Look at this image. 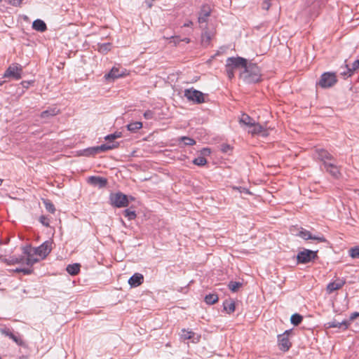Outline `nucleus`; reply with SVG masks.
<instances>
[{
	"instance_id": "f257e3e1",
	"label": "nucleus",
	"mask_w": 359,
	"mask_h": 359,
	"mask_svg": "<svg viewBox=\"0 0 359 359\" xmlns=\"http://www.w3.org/2000/svg\"><path fill=\"white\" fill-rule=\"evenodd\" d=\"M261 71L255 63L247 62L244 70L241 73V77L247 83H255L261 81Z\"/></svg>"
},
{
	"instance_id": "f03ea898",
	"label": "nucleus",
	"mask_w": 359,
	"mask_h": 359,
	"mask_svg": "<svg viewBox=\"0 0 359 359\" xmlns=\"http://www.w3.org/2000/svg\"><path fill=\"white\" fill-rule=\"evenodd\" d=\"M109 199L110 205L115 208H125L129 205L128 196L121 191L111 193Z\"/></svg>"
},
{
	"instance_id": "7ed1b4c3",
	"label": "nucleus",
	"mask_w": 359,
	"mask_h": 359,
	"mask_svg": "<svg viewBox=\"0 0 359 359\" xmlns=\"http://www.w3.org/2000/svg\"><path fill=\"white\" fill-rule=\"evenodd\" d=\"M337 81L336 73L327 72L321 75L317 85L322 88H329L334 86Z\"/></svg>"
},
{
	"instance_id": "20e7f679",
	"label": "nucleus",
	"mask_w": 359,
	"mask_h": 359,
	"mask_svg": "<svg viewBox=\"0 0 359 359\" xmlns=\"http://www.w3.org/2000/svg\"><path fill=\"white\" fill-rule=\"evenodd\" d=\"M318 250L304 249L297 255V264H308L318 258Z\"/></svg>"
},
{
	"instance_id": "39448f33",
	"label": "nucleus",
	"mask_w": 359,
	"mask_h": 359,
	"mask_svg": "<svg viewBox=\"0 0 359 359\" xmlns=\"http://www.w3.org/2000/svg\"><path fill=\"white\" fill-rule=\"evenodd\" d=\"M184 95L189 101L194 103L201 104L205 102L204 94L193 88L186 89Z\"/></svg>"
},
{
	"instance_id": "423d86ee",
	"label": "nucleus",
	"mask_w": 359,
	"mask_h": 359,
	"mask_svg": "<svg viewBox=\"0 0 359 359\" xmlns=\"http://www.w3.org/2000/svg\"><path fill=\"white\" fill-rule=\"evenodd\" d=\"M22 67L19 64L9 66L4 74V78H12L19 80L22 78Z\"/></svg>"
},
{
	"instance_id": "0eeeda50",
	"label": "nucleus",
	"mask_w": 359,
	"mask_h": 359,
	"mask_svg": "<svg viewBox=\"0 0 359 359\" xmlns=\"http://www.w3.org/2000/svg\"><path fill=\"white\" fill-rule=\"evenodd\" d=\"M34 250L31 245H26L22 248V252L26 255L24 263L29 268H33V265L39 262V259L35 257L37 254H34Z\"/></svg>"
},
{
	"instance_id": "6e6552de",
	"label": "nucleus",
	"mask_w": 359,
	"mask_h": 359,
	"mask_svg": "<svg viewBox=\"0 0 359 359\" xmlns=\"http://www.w3.org/2000/svg\"><path fill=\"white\" fill-rule=\"evenodd\" d=\"M34 254L41 257L42 259L46 258L52 250V241H46L37 248H32Z\"/></svg>"
},
{
	"instance_id": "1a4fd4ad",
	"label": "nucleus",
	"mask_w": 359,
	"mask_h": 359,
	"mask_svg": "<svg viewBox=\"0 0 359 359\" xmlns=\"http://www.w3.org/2000/svg\"><path fill=\"white\" fill-rule=\"evenodd\" d=\"M247 61L246 59L241 57H231L227 58L226 66L229 67L233 70L241 68L244 69Z\"/></svg>"
},
{
	"instance_id": "9d476101",
	"label": "nucleus",
	"mask_w": 359,
	"mask_h": 359,
	"mask_svg": "<svg viewBox=\"0 0 359 359\" xmlns=\"http://www.w3.org/2000/svg\"><path fill=\"white\" fill-rule=\"evenodd\" d=\"M345 63V69L340 72V75L346 79L353 76L355 72L359 69V60H356L351 65L347 64L346 60Z\"/></svg>"
},
{
	"instance_id": "9b49d317",
	"label": "nucleus",
	"mask_w": 359,
	"mask_h": 359,
	"mask_svg": "<svg viewBox=\"0 0 359 359\" xmlns=\"http://www.w3.org/2000/svg\"><path fill=\"white\" fill-rule=\"evenodd\" d=\"M298 235L304 240L311 239L320 243H327V239L323 236H313L309 231L303 228H301Z\"/></svg>"
},
{
	"instance_id": "f8f14e48",
	"label": "nucleus",
	"mask_w": 359,
	"mask_h": 359,
	"mask_svg": "<svg viewBox=\"0 0 359 359\" xmlns=\"http://www.w3.org/2000/svg\"><path fill=\"white\" fill-rule=\"evenodd\" d=\"M88 182L94 187L99 188L105 187L107 184V180L100 176H91L88 177Z\"/></svg>"
},
{
	"instance_id": "ddd939ff",
	"label": "nucleus",
	"mask_w": 359,
	"mask_h": 359,
	"mask_svg": "<svg viewBox=\"0 0 359 359\" xmlns=\"http://www.w3.org/2000/svg\"><path fill=\"white\" fill-rule=\"evenodd\" d=\"M278 341L280 350L284 352L287 351L292 346V343L285 334H279Z\"/></svg>"
},
{
	"instance_id": "4468645a",
	"label": "nucleus",
	"mask_w": 359,
	"mask_h": 359,
	"mask_svg": "<svg viewBox=\"0 0 359 359\" xmlns=\"http://www.w3.org/2000/svg\"><path fill=\"white\" fill-rule=\"evenodd\" d=\"M346 283V280L344 279L338 278L334 282L330 283L327 285V292L331 294L333 292L341 289Z\"/></svg>"
},
{
	"instance_id": "2eb2a0df",
	"label": "nucleus",
	"mask_w": 359,
	"mask_h": 359,
	"mask_svg": "<svg viewBox=\"0 0 359 359\" xmlns=\"http://www.w3.org/2000/svg\"><path fill=\"white\" fill-rule=\"evenodd\" d=\"M210 13H211V8H210V6H208V5L202 6L200 13H199L198 22L199 23L206 22L208 20V18L210 15Z\"/></svg>"
},
{
	"instance_id": "dca6fc26",
	"label": "nucleus",
	"mask_w": 359,
	"mask_h": 359,
	"mask_svg": "<svg viewBox=\"0 0 359 359\" xmlns=\"http://www.w3.org/2000/svg\"><path fill=\"white\" fill-rule=\"evenodd\" d=\"M181 332L180 337L183 340L192 339V342L194 343H198L200 341L201 336L198 335L195 337L196 334L191 330L182 329Z\"/></svg>"
},
{
	"instance_id": "f3484780",
	"label": "nucleus",
	"mask_w": 359,
	"mask_h": 359,
	"mask_svg": "<svg viewBox=\"0 0 359 359\" xmlns=\"http://www.w3.org/2000/svg\"><path fill=\"white\" fill-rule=\"evenodd\" d=\"M1 334H4L5 336L8 337L11 339H13L18 345L22 346L23 345V340L20 337V335H15L13 334L9 328H2L1 329Z\"/></svg>"
},
{
	"instance_id": "a211bd4d",
	"label": "nucleus",
	"mask_w": 359,
	"mask_h": 359,
	"mask_svg": "<svg viewBox=\"0 0 359 359\" xmlns=\"http://www.w3.org/2000/svg\"><path fill=\"white\" fill-rule=\"evenodd\" d=\"M144 281V276L142 274L136 273L133 274L128 280V283L133 287L140 285Z\"/></svg>"
},
{
	"instance_id": "6ab92c4d",
	"label": "nucleus",
	"mask_w": 359,
	"mask_h": 359,
	"mask_svg": "<svg viewBox=\"0 0 359 359\" xmlns=\"http://www.w3.org/2000/svg\"><path fill=\"white\" fill-rule=\"evenodd\" d=\"M118 142L102 144L100 146L94 147L93 150L97 151V153L104 152L108 150L114 149L118 147Z\"/></svg>"
},
{
	"instance_id": "aec40b11",
	"label": "nucleus",
	"mask_w": 359,
	"mask_h": 359,
	"mask_svg": "<svg viewBox=\"0 0 359 359\" xmlns=\"http://www.w3.org/2000/svg\"><path fill=\"white\" fill-rule=\"evenodd\" d=\"M214 36V32L208 29L204 30L201 34V44L203 46L207 47L210 45L212 38Z\"/></svg>"
},
{
	"instance_id": "412c9836",
	"label": "nucleus",
	"mask_w": 359,
	"mask_h": 359,
	"mask_svg": "<svg viewBox=\"0 0 359 359\" xmlns=\"http://www.w3.org/2000/svg\"><path fill=\"white\" fill-rule=\"evenodd\" d=\"M327 325H328V327H342L344 330H346L349 327V321L344 320L341 322H339L336 320H333L332 321L327 323Z\"/></svg>"
},
{
	"instance_id": "4be33fe9",
	"label": "nucleus",
	"mask_w": 359,
	"mask_h": 359,
	"mask_svg": "<svg viewBox=\"0 0 359 359\" xmlns=\"http://www.w3.org/2000/svg\"><path fill=\"white\" fill-rule=\"evenodd\" d=\"M252 130H250V133L252 135H262V136H266L267 132L264 129V128L259 123H254V125H252Z\"/></svg>"
},
{
	"instance_id": "5701e85b",
	"label": "nucleus",
	"mask_w": 359,
	"mask_h": 359,
	"mask_svg": "<svg viewBox=\"0 0 359 359\" xmlns=\"http://www.w3.org/2000/svg\"><path fill=\"white\" fill-rule=\"evenodd\" d=\"M323 165L326 170L329 172L333 177H338V176L340 175L339 170L335 165L330 163L324 162Z\"/></svg>"
},
{
	"instance_id": "b1692460",
	"label": "nucleus",
	"mask_w": 359,
	"mask_h": 359,
	"mask_svg": "<svg viewBox=\"0 0 359 359\" xmlns=\"http://www.w3.org/2000/svg\"><path fill=\"white\" fill-rule=\"evenodd\" d=\"M25 257L24 256L19 257H10L8 258L4 259L3 262L7 265H13L15 264H24Z\"/></svg>"
},
{
	"instance_id": "393cba45",
	"label": "nucleus",
	"mask_w": 359,
	"mask_h": 359,
	"mask_svg": "<svg viewBox=\"0 0 359 359\" xmlns=\"http://www.w3.org/2000/svg\"><path fill=\"white\" fill-rule=\"evenodd\" d=\"M122 76L123 73L120 72L118 68L113 67L108 74H105L104 77L107 80H114L121 77Z\"/></svg>"
},
{
	"instance_id": "a878e982",
	"label": "nucleus",
	"mask_w": 359,
	"mask_h": 359,
	"mask_svg": "<svg viewBox=\"0 0 359 359\" xmlns=\"http://www.w3.org/2000/svg\"><path fill=\"white\" fill-rule=\"evenodd\" d=\"M317 158L320 161H323V163L325 162V159L330 160L332 158V156L325 149H318L316 150Z\"/></svg>"
},
{
	"instance_id": "bb28decb",
	"label": "nucleus",
	"mask_w": 359,
	"mask_h": 359,
	"mask_svg": "<svg viewBox=\"0 0 359 359\" xmlns=\"http://www.w3.org/2000/svg\"><path fill=\"white\" fill-rule=\"evenodd\" d=\"M32 28L36 31L43 32L47 29V26L42 20L37 19L33 22Z\"/></svg>"
},
{
	"instance_id": "cd10ccee",
	"label": "nucleus",
	"mask_w": 359,
	"mask_h": 359,
	"mask_svg": "<svg viewBox=\"0 0 359 359\" xmlns=\"http://www.w3.org/2000/svg\"><path fill=\"white\" fill-rule=\"evenodd\" d=\"M60 110L56 107H49L48 109L41 113V118H48L49 117L54 116L59 113Z\"/></svg>"
},
{
	"instance_id": "c85d7f7f",
	"label": "nucleus",
	"mask_w": 359,
	"mask_h": 359,
	"mask_svg": "<svg viewBox=\"0 0 359 359\" xmlns=\"http://www.w3.org/2000/svg\"><path fill=\"white\" fill-rule=\"evenodd\" d=\"M80 269L81 264L79 263H75L67 265L66 270L67 273L71 276H76L80 272Z\"/></svg>"
},
{
	"instance_id": "c756f323",
	"label": "nucleus",
	"mask_w": 359,
	"mask_h": 359,
	"mask_svg": "<svg viewBox=\"0 0 359 359\" xmlns=\"http://www.w3.org/2000/svg\"><path fill=\"white\" fill-rule=\"evenodd\" d=\"M224 310L229 314L235 311L236 306L233 300H225L223 303Z\"/></svg>"
},
{
	"instance_id": "7c9ffc66",
	"label": "nucleus",
	"mask_w": 359,
	"mask_h": 359,
	"mask_svg": "<svg viewBox=\"0 0 359 359\" xmlns=\"http://www.w3.org/2000/svg\"><path fill=\"white\" fill-rule=\"evenodd\" d=\"M218 295L215 293L208 294L205 296L204 301L208 305H212L218 302Z\"/></svg>"
},
{
	"instance_id": "2f4dec72",
	"label": "nucleus",
	"mask_w": 359,
	"mask_h": 359,
	"mask_svg": "<svg viewBox=\"0 0 359 359\" xmlns=\"http://www.w3.org/2000/svg\"><path fill=\"white\" fill-rule=\"evenodd\" d=\"M142 127V122H140V121L130 123L127 125L128 130L133 133L137 132Z\"/></svg>"
},
{
	"instance_id": "473e14b6",
	"label": "nucleus",
	"mask_w": 359,
	"mask_h": 359,
	"mask_svg": "<svg viewBox=\"0 0 359 359\" xmlns=\"http://www.w3.org/2000/svg\"><path fill=\"white\" fill-rule=\"evenodd\" d=\"M302 320H303V316L297 313L292 314L290 318V322L294 326H297L299 324H301Z\"/></svg>"
},
{
	"instance_id": "72a5a7b5",
	"label": "nucleus",
	"mask_w": 359,
	"mask_h": 359,
	"mask_svg": "<svg viewBox=\"0 0 359 359\" xmlns=\"http://www.w3.org/2000/svg\"><path fill=\"white\" fill-rule=\"evenodd\" d=\"M240 122L250 127L254 125L255 121L250 116L244 114L240 119Z\"/></svg>"
},
{
	"instance_id": "f704fd0d",
	"label": "nucleus",
	"mask_w": 359,
	"mask_h": 359,
	"mask_svg": "<svg viewBox=\"0 0 359 359\" xmlns=\"http://www.w3.org/2000/svg\"><path fill=\"white\" fill-rule=\"evenodd\" d=\"M111 48V43H104L101 44H98V50L99 52L106 54L107 53Z\"/></svg>"
},
{
	"instance_id": "c9c22d12",
	"label": "nucleus",
	"mask_w": 359,
	"mask_h": 359,
	"mask_svg": "<svg viewBox=\"0 0 359 359\" xmlns=\"http://www.w3.org/2000/svg\"><path fill=\"white\" fill-rule=\"evenodd\" d=\"M13 272L15 273H23L25 275H30L33 273L34 269L33 268H16L12 270Z\"/></svg>"
},
{
	"instance_id": "e433bc0d",
	"label": "nucleus",
	"mask_w": 359,
	"mask_h": 359,
	"mask_svg": "<svg viewBox=\"0 0 359 359\" xmlns=\"http://www.w3.org/2000/svg\"><path fill=\"white\" fill-rule=\"evenodd\" d=\"M242 285L243 284L240 282L230 281L228 284V287L231 292H236L242 286Z\"/></svg>"
},
{
	"instance_id": "4c0bfd02",
	"label": "nucleus",
	"mask_w": 359,
	"mask_h": 359,
	"mask_svg": "<svg viewBox=\"0 0 359 359\" xmlns=\"http://www.w3.org/2000/svg\"><path fill=\"white\" fill-rule=\"evenodd\" d=\"M180 141L182 142L184 145L191 146L196 144V141L189 137L183 136L179 139Z\"/></svg>"
},
{
	"instance_id": "58836bf2",
	"label": "nucleus",
	"mask_w": 359,
	"mask_h": 359,
	"mask_svg": "<svg viewBox=\"0 0 359 359\" xmlns=\"http://www.w3.org/2000/svg\"><path fill=\"white\" fill-rule=\"evenodd\" d=\"M123 215L127 217L129 220H133L136 218V212L135 210L130 209H126L123 210Z\"/></svg>"
},
{
	"instance_id": "ea45409f",
	"label": "nucleus",
	"mask_w": 359,
	"mask_h": 359,
	"mask_svg": "<svg viewBox=\"0 0 359 359\" xmlns=\"http://www.w3.org/2000/svg\"><path fill=\"white\" fill-rule=\"evenodd\" d=\"M348 254L353 259H359V245L351 248L348 250Z\"/></svg>"
},
{
	"instance_id": "a19ab883",
	"label": "nucleus",
	"mask_w": 359,
	"mask_h": 359,
	"mask_svg": "<svg viewBox=\"0 0 359 359\" xmlns=\"http://www.w3.org/2000/svg\"><path fill=\"white\" fill-rule=\"evenodd\" d=\"M193 163L196 165L203 166L207 163V160L203 156H198L194 159Z\"/></svg>"
},
{
	"instance_id": "79ce46f5",
	"label": "nucleus",
	"mask_w": 359,
	"mask_h": 359,
	"mask_svg": "<svg viewBox=\"0 0 359 359\" xmlns=\"http://www.w3.org/2000/svg\"><path fill=\"white\" fill-rule=\"evenodd\" d=\"M43 203L47 211L50 213H54L55 212V205L49 200H46L43 201Z\"/></svg>"
},
{
	"instance_id": "37998d69",
	"label": "nucleus",
	"mask_w": 359,
	"mask_h": 359,
	"mask_svg": "<svg viewBox=\"0 0 359 359\" xmlns=\"http://www.w3.org/2000/svg\"><path fill=\"white\" fill-rule=\"evenodd\" d=\"M93 149H94V147L85 149L83 151V155L86 156H94V155L98 154L97 151L93 150Z\"/></svg>"
},
{
	"instance_id": "c03bdc74",
	"label": "nucleus",
	"mask_w": 359,
	"mask_h": 359,
	"mask_svg": "<svg viewBox=\"0 0 359 359\" xmlns=\"http://www.w3.org/2000/svg\"><path fill=\"white\" fill-rule=\"evenodd\" d=\"M4 1L8 3L10 5L13 6L19 7L22 4L23 0H3Z\"/></svg>"
},
{
	"instance_id": "a18cd8bd",
	"label": "nucleus",
	"mask_w": 359,
	"mask_h": 359,
	"mask_svg": "<svg viewBox=\"0 0 359 359\" xmlns=\"http://www.w3.org/2000/svg\"><path fill=\"white\" fill-rule=\"evenodd\" d=\"M39 222L45 226L48 227L49 226V219L45 216L41 215L39 217Z\"/></svg>"
},
{
	"instance_id": "49530a36",
	"label": "nucleus",
	"mask_w": 359,
	"mask_h": 359,
	"mask_svg": "<svg viewBox=\"0 0 359 359\" xmlns=\"http://www.w3.org/2000/svg\"><path fill=\"white\" fill-rule=\"evenodd\" d=\"M225 67H226V75H227L228 78L229 79H233L234 77V70L226 65H225Z\"/></svg>"
},
{
	"instance_id": "de8ad7c7",
	"label": "nucleus",
	"mask_w": 359,
	"mask_h": 359,
	"mask_svg": "<svg viewBox=\"0 0 359 359\" xmlns=\"http://www.w3.org/2000/svg\"><path fill=\"white\" fill-rule=\"evenodd\" d=\"M231 149H232V147L228 144H222L221 145V151L223 153H228Z\"/></svg>"
},
{
	"instance_id": "09e8293b",
	"label": "nucleus",
	"mask_w": 359,
	"mask_h": 359,
	"mask_svg": "<svg viewBox=\"0 0 359 359\" xmlns=\"http://www.w3.org/2000/svg\"><path fill=\"white\" fill-rule=\"evenodd\" d=\"M144 117L146 119H151L154 118V112L151 110H147L144 113Z\"/></svg>"
},
{
	"instance_id": "8fccbe9b",
	"label": "nucleus",
	"mask_w": 359,
	"mask_h": 359,
	"mask_svg": "<svg viewBox=\"0 0 359 359\" xmlns=\"http://www.w3.org/2000/svg\"><path fill=\"white\" fill-rule=\"evenodd\" d=\"M172 40L170 41L171 43H173L175 46H177L180 44V43L182 41L181 39L178 36H172Z\"/></svg>"
},
{
	"instance_id": "3c124183",
	"label": "nucleus",
	"mask_w": 359,
	"mask_h": 359,
	"mask_svg": "<svg viewBox=\"0 0 359 359\" xmlns=\"http://www.w3.org/2000/svg\"><path fill=\"white\" fill-rule=\"evenodd\" d=\"M359 317V313L358 312H354L351 314L349 319L348 320L349 321V325L351 323L355 320L356 318Z\"/></svg>"
},
{
	"instance_id": "603ef678",
	"label": "nucleus",
	"mask_w": 359,
	"mask_h": 359,
	"mask_svg": "<svg viewBox=\"0 0 359 359\" xmlns=\"http://www.w3.org/2000/svg\"><path fill=\"white\" fill-rule=\"evenodd\" d=\"M104 140L108 141V143H113L115 140L114 135L113 134L108 135L104 137Z\"/></svg>"
},
{
	"instance_id": "864d4df0",
	"label": "nucleus",
	"mask_w": 359,
	"mask_h": 359,
	"mask_svg": "<svg viewBox=\"0 0 359 359\" xmlns=\"http://www.w3.org/2000/svg\"><path fill=\"white\" fill-rule=\"evenodd\" d=\"M32 83H34L33 81H23L21 82V84L23 88H28L29 85Z\"/></svg>"
},
{
	"instance_id": "5fc2aeb1",
	"label": "nucleus",
	"mask_w": 359,
	"mask_h": 359,
	"mask_svg": "<svg viewBox=\"0 0 359 359\" xmlns=\"http://www.w3.org/2000/svg\"><path fill=\"white\" fill-rule=\"evenodd\" d=\"M113 135H114L115 139L119 138L122 136V133L121 132H115Z\"/></svg>"
},
{
	"instance_id": "6e6d98bb",
	"label": "nucleus",
	"mask_w": 359,
	"mask_h": 359,
	"mask_svg": "<svg viewBox=\"0 0 359 359\" xmlns=\"http://www.w3.org/2000/svg\"><path fill=\"white\" fill-rule=\"evenodd\" d=\"M192 25H193L192 21L189 20L184 24L183 27H191Z\"/></svg>"
},
{
	"instance_id": "4d7b16f0",
	"label": "nucleus",
	"mask_w": 359,
	"mask_h": 359,
	"mask_svg": "<svg viewBox=\"0 0 359 359\" xmlns=\"http://www.w3.org/2000/svg\"><path fill=\"white\" fill-rule=\"evenodd\" d=\"M182 41L186 42L187 43H189L190 42V39L185 37L184 39H181Z\"/></svg>"
},
{
	"instance_id": "13d9d810",
	"label": "nucleus",
	"mask_w": 359,
	"mask_h": 359,
	"mask_svg": "<svg viewBox=\"0 0 359 359\" xmlns=\"http://www.w3.org/2000/svg\"><path fill=\"white\" fill-rule=\"evenodd\" d=\"M291 332H292V330H288L285 331V332L283 334H285L288 337L289 334H291Z\"/></svg>"
},
{
	"instance_id": "bf43d9fd",
	"label": "nucleus",
	"mask_w": 359,
	"mask_h": 359,
	"mask_svg": "<svg viewBox=\"0 0 359 359\" xmlns=\"http://www.w3.org/2000/svg\"><path fill=\"white\" fill-rule=\"evenodd\" d=\"M204 154H210V149L208 148L203 149Z\"/></svg>"
},
{
	"instance_id": "052dcab7",
	"label": "nucleus",
	"mask_w": 359,
	"mask_h": 359,
	"mask_svg": "<svg viewBox=\"0 0 359 359\" xmlns=\"http://www.w3.org/2000/svg\"><path fill=\"white\" fill-rule=\"evenodd\" d=\"M239 189H243V191H244L245 193H248V192H249V191H248V190L247 189L241 188V187H240Z\"/></svg>"
},
{
	"instance_id": "680f3d73",
	"label": "nucleus",
	"mask_w": 359,
	"mask_h": 359,
	"mask_svg": "<svg viewBox=\"0 0 359 359\" xmlns=\"http://www.w3.org/2000/svg\"><path fill=\"white\" fill-rule=\"evenodd\" d=\"M128 198H129V201H130H130H133V200L135 199V198H134V197H133V196H130V197H128Z\"/></svg>"
},
{
	"instance_id": "e2e57ef3",
	"label": "nucleus",
	"mask_w": 359,
	"mask_h": 359,
	"mask_svg": "<svg viewBox=\"0 0 359 359\" xmlns=\"http://www.w3.org/2000/svg\"><path fill=\"white\" fill-rule=\"evenodd\" d=\"M2 182H3V180L1 179H0V186L1 185Z\"/></svg>"
},
{
	"instance_id": "0e129e2a",
	"label": "nucleus",
	"mask_w": 359,
	"mask_h": 359,
	"mask_svg": "<svg viewBox=\"0 0 359 359\" xmlns=\"http://www.w3.org/2000/svg\"><path fill=\"white\" fill-rule=\"evenodd\" d=\"M4 82H0V86H1L3 84Z\"/></svg>"
},
{
	"instance_id": "69168bd1",
	"label": "nucleus",
	"mask_w": 359,
	"mask_h": 359,
	"mask_svg": "<svg viewBox=\"0 0 359 359\" xmlns=\"http://www.w3.org/2000/svg\"><path fill=\"white\" fill-rule=\"evenodd\" d=\"M3 1V0H0V2Z\"/></svg>"
}]
</instances>
